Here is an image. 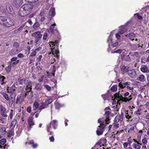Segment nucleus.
I'll return each mask as SVG.
<instances>
[{"label": "nucleus", "mask_w": 149, "mask_h": 149, "mask_svg": "<svg viewBox=\"0 0 149 149\" xmlns=\"http://www.w3.org/2000/svg\"><path fill=\"white\" fill-rule=\"evenodd\" d=\"M6 129L5 127H1L0 128V132L2 134H4L5 133Z\"/></svg>", "instance_id": "obj_32"}, {"label": "nucleus", "mask_w": 149, "mask_h": 149, "mask_svg": "<svg viewBox=\"0 0 149 149\" xmlns=\"http://www.w3.org/2000/svg\"><path fill=\"white\" fill-rule=\"evenodd\" d=\"M2 95L3 96V97H4V98L7 100H9V97L8 96V95L6 94L3 93L2 94Z\"/></svg>", "instance_id": "obj_43"}, {"label": "nucleus", "mask_w": 149, "mask_h": 149, "mask_svg": "<svg viewBox=\"0 0 149 149\" xmlns=\"http://www.w3.org/2000/svg\"><path fill=\"white\" fill-rule=\"evenodd\" d=\"M103 132V130L100 129L99 127H97V130L96 131L97 134L98 135H100L102 134Z\"/></svg>", "instance_id": "obj_27"}, {"label": "nucleus", "mask_w": 149, "mask_h": 149, "mask_svg": "<svg viewBox=\"0 0 149 149\" xmlns=\"http://www.w3.org/2000/svg\"><path fill=\"white\" fill-rule=\"evenodd\" d=\"M17 57H13L12 58L10 61H9L8 63L11 66H14L18 64L19 62V60H17Z\"/></svg>", "instance_id": "obj_7"}, {"label": "nucleus", "mask_w": 149, "mask_h": 149, "mask_svg": "<svg viewBox=\"0 0 149 149\" xmlns=\"http://www.w3.org/2000/svg\"><path fill=\"white\" fill-rule=\"evenodd\" d=\"M56 25V24L54 23V24H52L50 26V31L52 34L57 35L59 34V33L57 30L56 29H54V26Z\"/></svg>", "instance_id": "obj_6"}, {"label": "nucleus", "mask_w": 149, "mask_h": 149, "mask_svg": "<svg viewBox=\"0 0 149 149\" xmlns=\"http://www.w3.org/2000/svg\"><path fill=\"white\" fill-rule=\"evenodd\" d=\"M118 86L120 87V88H122L126 87L130 90H132L134 89L133 87L131 86V83L130 82L127 81L124 83H123L121 82L119 84Z\"/></svg>", "instance_id": "obj_4"}, {"label": "nucleus", "mask_w": 149, "mask_h": 149, "mask_svg": "<svg viewBox=\"0 0 149 149\" xmlns=\"http://www.w3.org/2000/svg\"><path fill=\"white\" fill-rule=\"evenodd\" d=\"M127 73L130 76L132 77H134L136 75V72L134 69L129 70Z\"/></svg>", "instance_id": "obj_18"}, {"label": "nucleus", "mask_w": 149, "mask_h": 149, "mask_svg": "<svg viewBox=\"0 0 149 149\" xmlns=\"http://www.w3.org/2000/svg\"><path fill=\"white\" fill-rule=\"evenodd\" d=\"M6 3L3 4L0 7V8L1 10L3 12H5V7H6Z\"/></svg>", "instance_id": "obj_36"}, {"label": "nucleus", "mask_w": 149, "mask_h": 149, "mask_svg": "<svg viewBox=\"0 0 149 149\" xmlns=\"http://www.w3.org/2000/svg\"><path fill=\"white\" fill-rule=\"evenodd\" d=\"M27 2L32 3L37 1L38 0H25Z\"/></svg>", "instance_id": "obj_53"}, {"label": "nucleus", "mask_w": 149, "mask_h": 149, "mask_svg": "<svg viewBox=\"0 0 149 149\" xmlns=\"http://www.w3.org/2000/svg\"><path fill=\"white\" fill-rule=\"evenodd\" d=\"M6 79V78L5 77L0 75V81H1V84H5L6 83L4 82V79Z\"/></svg>", "instance_id": "obj_30"}, {"label": "nucleus", "mask_w": 149, "mask_h": 149, "mask_svg": "<svg viewBox=\"0 0 149 149\" xmlns=\"http://www.w3.org/2000/svg\"><path fill=\"white\" fill-rule=\"evenodd\" d=\"M33 117L32 116L30 117L28 120V123L29 125L28 127V131H30L31 128V126L34 125L35 124L33 121Z\"/></svg>", "instance_id": "obj_9"}, {"label": "nucleus", "mask_w": 149, "mask_h": 149, "mask_svg": "<svg viewBox=\"0 0 149 149\" xmlns=\"http://www.w3.org/2000/svg\"><path fill=\"white\" fill-rule=\"evenodd\" d=\"M27 78L26 79L24 80V83L26 84L27 87H28L29 89V90H30L31 91L32 87V82L31 81L27 80Z\"/></svg>", "instance_id": "obj_13"}, {"label": "nucleus", "mask_w": 149, "mask_h": 149, "mask_svg": "<svg viewBox=\"0 0 149 149\" xmlns=\"http://www.w3.org/2000/svg\"><path fill=\"white\" fill-rule=\"evenodd\" d=\"M115 98H116L117 100H118L119 101H123L124 97H123L119 93H116L114 95Z\"/></svg>", "instance_id": "obj_15"}, {"label": "nucleus", "mask_w": 149, "mask_h": 149, "mask_svg": "<svg viewBox=\"0 0 149 149\" xmlns=\"http://www.w3.org/2000/svg\"><path fill=\"white\" fill-rule=\"evenodd\" d=\"M45 87L47 89L48 91H49L52 89L51 87L48 85H46L45 86Z\"/></svg>", "instance_id": "obj_46"}, {"label": "nucleus", "mask_w": 149, "mask_h": 149, "mask_svg": "<svg viewBox=\"0 0 149 149\" xmlns=\"http://www.w3.org/2000/svg\"><path fill=\"white\" fill-rule=\"evenodd\" d=\"M106 126V125L103 123H101L99 126H98V127H99L102 130H103L104 128Z\"/></svg>", "instance_id": "obj_41"}, {"label": "nucleus", "mask_w": 149, "mask_h": 149, "mask_svg": "<svg viewBox=\"0 0 149 149\" xmlns=\"http://www.w3.org/2000/svg\"><path fill=\"white\" fill-rule=\"evenodd\" d=\"M53 100L51 99H49L47 100L44 103L45 105L47 106L48 104H50L52 102Z\"/></svg>", "instance_id": "obj_34"}, {"label": "nucleus", "mask_w": 149, "mask_h": 149, "mask_svg": "<svg viewBox=\"0 0 149 149\" xmlns=\"http://www.w3.org/2000/svg\"><path fill=\"white\" fill-rule=\"evenodd\" d=\"M51 124H50L49 125H47V131L48 132H50V130H49V129H50V128H51Z\"/></svg>", "instance_id": "obj_64"}, {"label": "nucleus", "mask_w": 149, "mask_h": 149, "mask_svg": "<svg viewBox=\"0 0 149 149\" xmlns=\"http://www.w3.org/2000/svg\"><path fill=\"white\" fill-rule=\"evenodd\" d=\"M32 36L33 37H36L35 40L36 45L38 46L41 42V38L42 36V35L40 33V32H35L32 34Z\"/></svg>", "instance_id": "obj_3"}, {"label": "nucleus", "mask_w": 149, "mask_h": 149, "mask_svg": "<svg viewBox=\"0 0 149 149\" xmlns=\"http://www.w3.org/2000/svg\"><path fill=\"white\" fill-rule=\"evenodd\" d=\"M19 46V43L17 42H14L13 44V46L16 48H18Z\"/></svg>", "instance_id": "obj_45"}, {"label": "nucleus", "mask_w": 149, "mask_h": 149, "mask_svg": "<svg viewBox=\"0 0 149 149\" xmlns=\"http://www.w3.org/2000/svg\"><path fill=\"white\" fill-rule=\"evenodd\" d=\"M9 98V104L10 106H12L14 102L15 101V96H10Z\"/></svg>", "instance_id": "obj_20"}, {"label": "nucleus", "mask_w": 149, "mask_h": 149, "mask_svg": "<svg viewBox=\"0 0 149 149\" xmlns=\"http://www.w3.org/2000/svg\"><path fill=\"white\" fill-rule=\"evenodd\" d=\"M142 142L143 145H146L148 142V141L146 138H144L142 140Z\"/></svg>", "instance_id": "obj_51"}, {"label": "nucleus", "mask_w": 149, "mask_h": 149, "mask_svg": "<svg viewBox=\"0 0 149 149\" xmlns=\"http://www.w3.org/2000/svg\"><path fill=\"white\" fill-rule=\"evenodd\" d=\"M36 53L37 52L36 51V50H34L31 54L30 56H34L36 55Z\"/></svg>", "instance_id": "obj_49"}, {"label": "nucleus", "mask_w": 149, "mask_h": 149, "mask_svg": "<svg viewBox=\"0 0 149 149\" xmlns=\"http://www.w3.org/2000/svg\"><path fill=\"white\" fill-rule=\"evenodd\" d=\"M110 113V112L109 111H106L104 116L106 117L105 119V121L106 123L107 124H109V123L110 119L109 118V115Z\"/></svg>", "instance_id": "obj_12"}, {"label": "nucleus", "mask_w": 149, "mask_h": 149, "mask_svg": "<svg viewBox=\"0 0 149 149\" xmlns=\"http://www.w3.org/2000/svg\"><path fill=\"white\" fill-rule=\"evenodd\" d=\"M12 66H11V65L9 64V65L8 66L6 67V72H10Z\"/></svg>", "instance_id": "obj_39"}, {"label": "nucleus", "mask_w": 149, "mask_h": 149, "mask_svg": "<svg viewBox=\"0 0 149 149\" xmlns=\"http://www.w3.org/2000/svg\"><path fill=\"white\" fill-rule=\"evenodd\" d=\"M27 96V98L29 99H31L33 96V93L32 91L30 90L29 91H27L25 94V97Z\"/></svg>", "instance_id": "obj_19"}, {"label": "nucleus", "mask_w": 149, "mask_h": 149, "mask_svg": "<svg viewBox=\"0 0 149 149\" xmlns=\"http://www.w3.org/2000/svg\"><path fill=\"white\" fill-rule=\"evenodd\" d=\"M144 76L143 75H140L137 79H139V80L141 82H143L145 79H144Z\"/></svg>", "instance_id": "obj_31"}, {"label": "nucleus", "mask_w": 149, "mask_h": 149, "mask_svg": "<svg viewBox=\"0 0 149 149\" xmlns=\"http://www.w3.org/2000/svg\"><path fill=\"white\" fill-rule=\"evenodd\" d=\"M46 11L45 10H43L41 11L40 14V15L41 17L44 16V15H46Z\"/></svg>", "instance_id": "obj_40"}, {"label": "nucleus", "mask_w": 149, "mask_h": 149, "mask_svg": "<svg viewBox=\"0 0 149 149\" xmlns=\"http://www.w3.org/2000/svg\"><path fill=\"white\" fill-rule=\"evenodd\" d=\"M119 116L120 118V121H122V120H123V118L124 117V113L123 112H122L121 113V115H120V114L118 115Z\"/></svg>", "instance_id": "obj_48"}, {"label": "nucleus", "mask_w": 149, "mask_h": 149, "mask_svg": "<svg viewBox=\"0 0 149 149\" xmlns=\"http://www.w3.org/2000/svg\"><path fill=\"white\" fill-rule=\"evenodd\" d=\"M7 91L8 93L11 94L10 96H15V90L13 87L8 88Z\"/></svg>", "instance_id": "obj_14"}, {"label": "nucleus", "mask_w": 149, "mask_h": 149, "mask_svg": "<svg viewBox=\"0 0 149 149\" xmlns=\"http://www.w3.org/2000/svg\"><path fill=\"white\" fill-rule=\"evenodd\" d=\"M39 106V105L38 103L37 102L35 101L33 104V110H35L38 108Z\"/></svg>", "instance_id": "obj_25"}, {"label": "nucleus", "mask_w": 149, "mask_h": 149, "mask_svg": "<svg viewBox=\"0 0 149 149\" xmlns=\"http://www.w3.org/2000/svg\"><path fill=\"white\" fill-rule=\"evenodd\" d=\"M42 57V55H40L39 56L36 58V60L38 62H40L41 61V59Z\"/></svg>", "instance_id": "obj_56"}, {"label": "nucleus", "mask_w": 149, "mask_h": 149, "mask_svg": "<svg viewBox=\"0 0 149 149\" xmlns=\"http://www.w3.org/2000/svg\"><path fill=\"white\" fill-rule=\"evenodd\" d=\"M6 11L10 14H12L13 12V8L11 5L8 3H6Z\"/></svg>", "instance_id": "obj_11"}, {"label": "nucleus", "mask_w": 149, "mask_h": 149, "mask_svg": "<svg viewBox=\"0 0 149 149\" xmlns=\"http://www.w3.org/2000/svg\"><path fill=\"white\" fill-rule=\"evenodd\" d=\"M26 111L28 112L29 113H30L31 112V107H27V108Z\"/></svg>", "instance_id": "obj_63"}, {"label": "nucleus", "mask_w": 149, "mask_h": 149, "mask_svg": "<svg viewBox=\"0 0 149 149\" xmlns=\"http://www.w3.org/2000/svg\"><path fill=\"white\" fill-rule=\"evenodd\" d=\"M33 6L30 3L25 4L20 8L19 11V14L22 16H24L29 14L31 11Z\"/></svg>", "instance_id": "obj_1"}, {"label": "nucleus", "mask_w": 149, "mask_h": 149, "mask_svg": "<svg viewBox=\"0 0 149 149\" xmlns=\"http://www.w3.org/2000/svg\"><path fill=\"white\" fill-rule=\"evenodd\" d=\"M137 15V18L141 20V19H143V18L142 16H141L139 14V13H136L134 14V15Z\"/></svg>", "instance_id": "obj_44"}, {"label": "nucleus", "mask_w": 149, "mask_h": 149, "mask_svg": "<svg viewBox=\"0 0 149 149\" xmlns=\"http://www.w3.org/2000/svg\"><path fill=\"white\" fill-rule=\"evenodd\" d=\"M135 34L134 33H129L128 35V37L130 39H132V38L133 39L132 40H134V39H133V38L135 37Z\"/></svg>", "instance_id": "obj_33"}, {"label": "nucleus", "mask_w": 149, "mask_h": 149, "mask_svg": "<svg viewBox=\"0 0 149 149\" xmlns=\"http://www.w3.org/2000/svg\"><path fill=\"white\" fill-rule=\"evenodd\" d=\"M58 121L56 120H53L51 121L50 124L52 125L53 128L54 129H56L57 126V123Z\"/></svg>", "instance_id": "obj_22"}, {"label": "nucleus", "mask_w": 149, "mask_h": 149, "mask_svg": "<svg viewBox=\"0 0 149 149\" xmlns=\"http://www.w3.org/2000/svg\"><path fill=\"white\" fill-rule=\"evenodd\" d=\"M17 51V49H16V50L12 49L10 52V54L11 55L15 54L16 53L15 52V51Z\"/></svg>", "instance_id": "obj_52"}, {"label": "nucleus", "mask_w": 149, "mask_h": 149, "mask_svg": "<svg viewBox=\"0 0 149 149\" xmlns=\"http://www.w3.org/2000/svg\"><path fill=\"white\" fill-rule=\"evenodd\" d=\"M117 89V86L116 85H113L111 88V90L113 92L116 91Z\"/></svg>", "instance_id": "obj_38"}, {"label": "nucleus", "mask_w": 149, "mask_h": 149, "mask_svg": "<svg viewBox=\"0 0 149 149\" xmlns=\"http://www.w3.org/2000/svg\"><path fill=\"white\" fill-rule=\"evenodd\" d=\"M122 50L121 49H118L117 50H116L115 51L113 52H112V53H120L122 52Z\"/></svg>", "instance_id": "obj_60"}, {"label": "nucleus", "mask_w": 149, "mask_h": 149, "mask_svg": "<svg viewBox=\"0 0 149 149\" xmlns=\"http://www.w3.org/2000/svg\"><path fill=\"white\" fill-rule=\"evenodd\" d=\"M18 81L19 82V84L21 85H22L23 83V80L21 78L18 79Z\"/></svg>", "instance_id": "obj_62"}, {"label": "nucleus", "mask_w": 149, "mask_h": 149, "mask_svg": "<svg viewBox=\"0 0 149 149\" xmlns=\"http://www.w3.org/2000/svg\"><path fill=\"white\" fill-rule=\"evenodd\" d=\"M141 71L143 72L148 73L149 72V69L148 68L147 66L145 65H142L141 68Z\"/></svg>", "instance_id": "obj_17"}, {"label": "nucleus", "mask_w": 149, "mask_h": 149, "mask_svg": "<svg viewBox=\"0 0 149 149\" xmlns=\"http://www.w3.org/2000/svg\"><path fill=\"white\" fill-rule=\"evenodd\" d=\"M119 116H118V114L117 115L116 117L115 118L114 121L118 123L119 121Z\"/></svg>", "instance_id": "obj_47"}, {"label": "nucleus", "mask_w": 149, "mask_h": 149, "mask_svg": "<svg viewBox=\"0 0 149 149\" xmlns=\"http://www.w3.org/2000/svg\"><path fill=\"white\" fill-rule=\"evenodd\" d=\"M56 71V67L55 66H53V70L52 71V72L53 75L54 76H55V72Z\"/></svg>", "instance_id": "obj_57"}, {"label": "nucleus", "mask_w": 149, "mask_h": 149, "mask_svg": "<svg viewBox=\"0 0 149 149\" xmlns=\"http://www.w3.org/2000/svg\"><path fill=\"white\" fill-rule=\"evenodd\" d=\"M15 24V22L14 20L11 18L7 17L4 26L7 27H10L13 25Z\"/></svg>", "instance_id": "obj_5"}, {"label": "nucleus", "mask_w": 149, "mask_h": 149, "mask_svg": "<svg viewBox=\"0 0 149 149\" xmlns=\"http://www.w3.org/2000/svg\"><path fill=\"white\" fill-rule=\"evenodd\" d=\"M42 88L41 84L39 83H36L35 86V89L38 91H41Z\"/></svg>", "instance_id": "obj_21"}, {"label": "nucleus", "mask_w": 149, "mask_h": 149, "mask_svg": "<svg viewBox=\"0 0 149 149\" xmlns=\"http://www.w3.org/2000/svg\"><path fill=\"white\" fill-rule=\"evenodd\" d=\"M121 69L122 71L123 72V73H125L126 72L128 73V71H129L128 68L124 65L122 66Z\"/></svg>", "instance_id": "obj_26"}, {"label": "nucleus", "mask_w": 149, "mask_h": 149, "mask_svg": "<svg viewBox=\"0 0 149 149\" xmlns=\"http://www.w3.org/2000/svg\"><path fill=\"white\" fill-rule=\"evenodd\" d=\"M132 115L130 114H128V115L126 116V117L129 120L131 121L132 120H130V119L132 118Z\"/></svg>", "instance_id": "obj_55"}, {"label": "nucleus", "mask_w": 149, "mask_h": 149, "mask_svg": "<svg viewBox=\"0 0 149 149\" xmlns=\"http://www.w3.org/2000/svg\"><path fill=\"white\" fill-rule=\"evenodd\" d=\"M47 37V33H45L43 36V40H46Z\"/></svg>", "instance_id": "obj_59"}, {"label": "nucleus", "mask_w": 149, "mask_h": 149, "mask_svg": "<svg viewBox=\"0 0 149 149\" xmlns=\"http://www.w3.org/2000/svg\"><path fill=\"white\" fill-rule=\"evenodd\" d=\"M2 19H1V21L2 22V24L4 26V23H5V20H6V18H7V17L2 16Z\"/></svg>", "instance_id": "obj_50"}, {"label": "nucleus", "mask_w": 149, "mask_h": 149, "mask_svg": "<svg viewBox=\"0 0 149 149\" xmlns=\"http://www.w3.org/2000/svg\"><path fill=\"white\" fill-rule=\"evenodd\" d=\"M23 3V0H13V6L16 7H20Z\"/></svg>", "instance_id": "obj_10"}, {"label": "nucleus", "mask_w": 149, "mask_h": 149, "mask_svg": "<svg viewBox=\"0 0 149 149\" xmlns=\"http://www.w3.org/2000/svg\"><path fill=\"white\" fill-rule=\"evenodd\" d=\"M56 14L55 8H51L49 10L48 20H50L51 19L54 17Z\"/></svg>", "instance_id": "obj_8"}, {"label": "nucleus", "mask_w": 149, "mask_h": 149, "mask_svg": "<svg viewBox=\"0 0 149 149\" xmlns=\"http://www.w3.org/2000/svg\"><path fill=\"white\" fill-rule=\"evenodd\" d=\"M126 31V29L125 28H123L121 29L119 32V33L120 34L122 35L123 33H125Z\"/></svg>", "instance_id": "obj_42"}, {"label": "nucleus", "mask_w": 149, "mask_h": 149, "mask_svg": "<svg viewBox=\"0 0 149 149\" xmlns=\"http://www.w3.org/2000/svg\"><path fill=\"white\" fill-rule=\"evenodd\" d=\"M59 41L56 40L54 42H51L49 44L51 48V51L53 54H54L55 56L58 58L59 56V52L58 50V47Z\"/></svg>", "instance_id": "obj_2"}, {"label": "nucleus", "mask_w": 149, "mask_h": 149, "mask_svg": "<svg viewBox=\"0 0 149 149\" xmlns=\"http://www.w3.org/2000/svg\"><path fill=\"white\" fill-rule=\"evenodd\" d=\"M123 99V102H126L127 101H130L132 99V96L130 95L128 97H124Z\"/></svg>", "instance_id": "obj_28"}, {"label": "nucleus", "mask_w": 149, "mask_h": 149, "mask_svg": "<svg viewBox=\"0 0 149 149\" xmlns=\"http://www.w3.org/2000/svg\"><path fill=\"white\" fill-rule=\"evenodd\" d=\"M125 60L126 61H129L130 60V58L129 55H127L125 58Z\"/></svg>", "instance_id": "obj_54"}, {"label": "nucleus", "mask_w": 149, "mask_h": 149, "mask_svg": "<svg viewBox=\"0 0 149 149\" xmlns=\"http://www.w3.org/2000/svg\"><path fill=\"white\" fill-rule=\"evenodd\" d=\"M24 26L22 25L19 28L15 29L13 31V33L15 34L20 33L22 30Z\"/></svg>", "instance_id": "obj_23"}, {"label": "nucleus", "mask_w": 149, "mask_h": 149, "mask_svg": "<svg viewBox=\"0 0 149 149\" xmlns=\"http://www.w3.org/2000/svg\"><path fill=\"white\" fill-rule=\"evenodd\" d=\"M134 141L136 142L137 143H134L133 144V147L135 149H140L141 148V144H140L139 142L137 141L135 139H133Z\"/></svg>", "instance_id": "obj_16"}, {"label": "nucleus", "mask_w": 149, "mask_h": 149, "mask_svg": "<svg viewBox=\"0 0 149 149\" xmlns=\"http://www.w3.org/2000/svg\"><path fill=\"white\" fill-rule=\"evenodd\" d=\"M45 106H46L45 105L44 103L42 102L41 103V105L39 107V109H38V110H40V112L42 109H43L45 108Z\"/></svg>", "instance_id": "obj_35"}, {"label": "nucleus", "mask_w": 149, "mask_h": 149, "mask_svg": "<svg viewBox=\"0 0 149 149\" xmlns=\"http://www.w3.org/2000/svg\"><path fill=\"white\" fill-rule=\"evenodd\" d=\"M17 122L16 119L15 118L12 121L10 126L12 129H14L15 127Z\"/></svg>", "instance_id": "obj_24"}, {"label": "nucleus", "mask_w": 149, "mask_h": 149, "mask_svg": "<svg viewBox=\"0 0 149 149\" xmlns=\"http://www.w3.org/2000/svg\"><path fill=\"white\" fill-rule=\"evenodd\" d=\"M13 110H11V111L9 115V117L11 119H12L13 118Z\"/></svg>", "instance_id": "obj_58"}, {"label": "nucleus", "mask_w": 149, "mask_h": 149, "mask_svg": "<svg viewBox=\"0 0 149 149\" xmlns=\"http://www.w3.org/2000/svg\"><path fill=\"white\" fill-rule=\"evenodd\" d=\"M5 118H1L0 117V123H1L2 124H3L4 122V120Z\"/></svg>", "instance_id": "obj_61"}, {"label": "nucleus", "mask_w": 149, "mask_h": 149, "mask_svg": "<svg viewBox=\"0 0 149 149\" xmlns=\"http://www.w3.org/2000/svg\"><path fill=\"white\" fill-rule=\"evenodd\" d=\"M6 142V139L4 138L0 140V144L1 145H4Z\"/></svg>", "instance_id": "obj_37"}, {"label": "nucleus", "mask_w": 149, "mask_h": 149, "mask_svg": "<svg viewBox=\"0 0 149 149\" xmlns=\"http://www.w3.org/2000/svg\"><path fill=\"white\" fill-rule=\"evenodd\" d=\"M14 135V131L12 130H10L8 132V136L10 137Z\"/></svg>", "instance_id": "obj_29"}]
</instances>
